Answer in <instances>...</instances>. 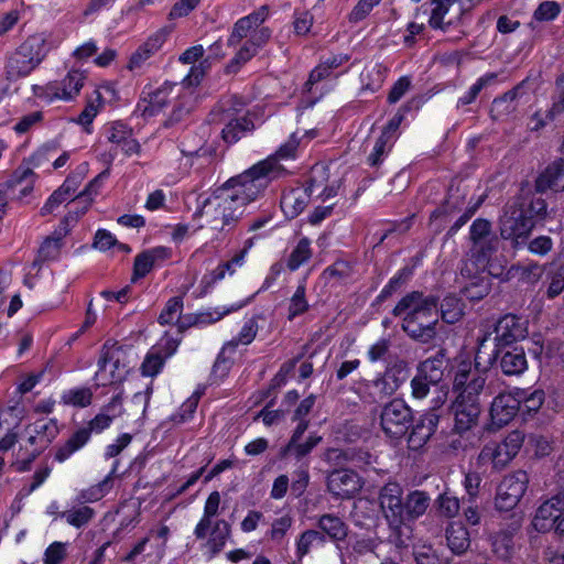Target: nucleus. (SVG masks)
Instances as JSON below:
<instances>
[{"label":"nucleus","mask_w":564,"mask_h":564,"mask_svg":"<svg viewBox=\"0 0 564 564\" xmlns=\"http://www.w3.org/2000/svg\"><path fill=\"white\" fill-rule=\"evenodd\" d=\"M183 310V299L181 296H174L170 299L163 311L159 316V323L161 325L172 324L180 319Z\"/></svg>","instance_id":"nucleus-59"},{"label":"nucleus","mask_w":564,"mask_h":564,"mask_svg":"<svg viewBox=\"0 0 564 564\" xmlns=\"http://www.w3.org/2000/svg\"><path fill=\"white\" fill-rule=\"evenodd\" d=\"M487 337L479 341L475 356V364L478 368L484 365L486 370L489 366L498 362L501 371L506 376H519L528 369V360L524 349L520 346L496 347L491 354L485 352Z\"/></svg>","instance_id":"nucleus-7"},{"label":"nucleus","mask_w":564,"mask_h":564,"mask_svg":"<svg viewBox=\"0 0 564 564\" xmlns=\"http://www.w3.org/2000/svg\"><path fill=\"white\" fill-rule=\"evenodd\" d=\"M237 106L242 107L243 104L236 98H231L220 106L219 112L213 113V121L225 123L221 138L228 144L236 143L254 129V123L249 117L246 115L239 116L240 108Z\"/></svg>","instance_id":"nucleus-9"},{"label":"nucleus","mask_w":564,"mask_h":564,"mask_svg":"<svg viewBox=\"0 0 564 564\" xmlns=\"http://www.w3.org/2000/svg\"><path fill=\"white\" fill-rule=\"evenodd\" d=\"M447 368V359L444 350H438L436 355L420 362L416 368V373L420 375L424 380L430 383H434L438 388H443L442 384L444 371Z\"/></svg>","instance_id":"nucleus-34"},{"label":"nucleus","mask_w":564,"mask_h":564,"mask_svg":"<svg viewBox=\"0 0 564 564\" xmlns=\"http://www.w3.org/2000/svg\"><path fill=\"white\" fill-rule=\"evenodd\" d=\"M325 541L322 533H318L315 529H307L303 531L299 538L296 539L295 546H296V557L299 560H302L304 556H306L312 547L316 545H325Z\"/></svg>","instance_id":"nucleus-44"},{"label":"nucleus","mask_w":564,"mask_h":564,"mask_svg":"<svg viewBox=\"0 0 564 564\" xmlns=\"http://www.w3.org/2000/svg\"><path fill=\"white\" fill-rule=\"evenodd\" d=\"M377 545L376 540L371 538L357 539L349 546V555L355 561H359L362 557H376L375 551Z\"/></svg>","instance_id":"nucleus-55"},{"label":"nucleus","mask_w":564,"mask_h":564,"mask_svg":"<svg viewBox=\"0 0 564 564\" xmlns=\"http://www.w3.org/2000/svg\"><path fill=\"white\" fill-rule=\"evenodd\" d=\"M518 411L519 401L514 393H500L494 399L491 403V422L497 427H502L516 416Z\"/></svg>","instance_id":"nucleus-30"},{"label":"nucleus","mask_w":564,"mask_h":564,"mask_svg":"<svg viewBox=\"0 0 564 564\" xmlns=\"http://www.w3.org/2000/svg\"><path fill=\"white\" fill-rule=\"evenodd\" d=\"M470 239L473 250L478 253V261L485 262L497 249L498 239L491 234V225L488 220L478 218L470 226Z\"/></svg>","instance_id":"nucleus-24"},{"label":"nucleus","mask_w":564,"mask_h":564,"mask_svg":"<svg viewBox=\"0 0 564 564\" xmlns=\"http://www.w3.org/2000/svg\"><path fill=\"white\" fill-rule=\"evenodd\" d=\"M564 111V74L556 79V94L553 97L551 108L546 111L549 120H554Z\"/></svg>","instance_id":"nucleus-64"},{"label":"nucleus","mask_w":564,"mask_h":564,"mask_svg":"<svg viewBox=\"0 0 564 564\" xmlns=\"http://www.w3.org/2000/svg\"><path fill=\"white\" fill-rule=\"evenodd\" d=\"M446 540L449 549L456 553H464L470 545L469 532L460 523H452L446 530Z\"/></svg>","instance_id":"nucleus-43"},{"label":"nucleus","mask_w":564,"mask_h":564,"mask_svg":"<svg viewBox=\"0 0 564 564\" xmlns=\"http://www.w3.org/2000/svg\"><path fill=\"white\" fill-rule=\"evenodd\" d=\"M62 245L61 237H47L39 249L37 259L34 261V265H37L39 262L55 260L59 254Z\"/></svg>","instance_id":"nucleus-56"},{"label":"nucleus","mask_w":564,"mask_h":564,"mask_svg":"<svg viewBox=\"0 0 564 564\" xmlns=\"http://www.w3.org/2000/svg\"><path fill=\"white\" fill-rule=\"evenodd\" d=\"M438 511L446 518H454L459 511V500L449 491H444L436 499Z\"/></svg>","instance_id":"nucleus-62"},{"label":"nucleus","mask_w":564,"mask_h":564,"mask_svg":"<svg viewBox=\"0 0 564 564\" xmlns=\"http://www.w3.org/2000/svg\"><path fill=\"white\" fill-rule=\"evenodd\" d=\"M55 150L56 145L53 143L41 147L29 158V165H20L6 182L0 184V193H4L11 199L23 200L32 193L36 178L32 166H41L50 160V153Z\"/></svg>","instance_id":"nucleus-6"},{"label":"nucleus","mask_w":564,"mask_h":564,"mask_svg":"<svg viewBox=\"0 0 564 564\" xmlns=\"http://www.w3.org/2000/svg\"><path fill=\"white\" fill-rule=\"evenodd\" d=\"M412 421V411L400 399L387 403L380 414V425L383 433L394 440L405 435Z\"/></svg>","instance_id":"nucleus-12"},{"label":"nucleus","mask_w":564,"mask_h":564,"mask_svg":"<svg viewBox=\"0 0 564 564\" xmlns=\"http://www.w3.org/2000/svg\"><path fill=\"white\" fill-rule=\"evenodd\" d=\"M324 458L335 465L350 464L357 468H365L372 463V455L361 448H329L325 452Z\"/></svg>","instance_id":"nucleus-32"},{"label":"nucleus","mask_w":564,"mask_h":564,"mask_svg":"<svg viewBox=\"0 0 564 564\" xmlns=\"http://www.w3.org/2000/svg\"><path fill=\"white\" fill-rule=\"evenodd\" d=\"M269 10L262 6L250 14L240 18L232 26V31L227 40L229 46H237L243 39L251 37L254 32L268 19Z\"/></svg>","instance_id":"nucleus-26"},{"label":"nucleus","mask_w":564,"mask_h":564,"mask_svg":"<svg viewBox=\"0 0 564 564\" xmlns=\"http://www.w3.org/2000/svg\"><path fill=\"white\" fill-rule=\"evenodd\" d=\"M171 30L167 26L161 28L152 33L137 50L131 54L127 68L131 72H142L151 65V59L161 51L166 42Z\"/></svg>","instance_id":"nucleus-17"},{"label":"nucleus","mask_w":564,"mask_h":564,"mask_svg":"<svg viewBox=\"0 0 564 564\" xmlns=\"http://www.w3.org/2000/svg\"><path fill=\"white\" fill-rule=\"evenodd\" d=\"M406 368L403 365H394L378 375L373 380L364 383L365 394L368 401L379 402L392 395L405 381Z\"/></svg>","instance_id":"nucleus-11"},{"label":"nucleus","mask_w":564,"mask_h":564,"mask_svg":"<svg viewBox=\"0 0 564 564\" xmlns=\"http://www.w3.org/2000/svg\"><path fill=\"white\" fill-rule=\"evenodd\" d=\"M458 0H432V12L429 20L430 26L433 29L445 30L446 20L453 13L452 8Z\"/></svg>","instance_id":"nucleus-45"},{"label":"nucleus","mask_w":564,"mask_h":564,"mask_svg":"<svg viewBox=\"0 0 564 564\" xmlns=\"http://www.w3.org/2000/svg\"><path fill=\"white\" fill-rule=\"evenodd\" d=\"M432 389L436 393V397L432 400L433 404L431 410H436L445 403L447 391L443 388H438L434 383H430L417 373H415L411 380V394L415 400L425 399Z\"/></svg>","instance_id":"nucleus-38"},{"label":"nucleus","mask_w":564,"mask_h":564,"mask_svg":"<svg viewBox=\"0 0 564 564\" xmlns=\"http://www.w3.org/2000/svg\"><path fill=\"white\" fill-rule=\"evenodd\" d=\"M312 253L311 240L306 237L301 238L288 258V268L291 271L297 270L311 259Z\"/></svg>","instance_id":"nucleus-47"},{"label":"nucleus","mask_w":564,"mask_h":564,"mask_svg":"<svg viewBox=\"0 0 564 564\" xmlns=\"http://www.w3.org/2000/svg\"><path fill=\"white\" fill-rule=\"evenodd\" d=\"M524 436L520 431H512L500 444L486 445L481 453V459H490L496 468L505 467L519 452Z\"/></svg>","instance_id":"nucleus-20"},{"label":"nucleus","mask_w":564,"mask_h":564,"mask_svg":"<svg viewBox=\"0 0 564 564\" xmlns=\"http://www.w3.org/2000/svg\"><path fill=\"white\" fill-rule=\"evenodd\" d=\"M395 317L403 316L401 328L412 339L427 344L436 336L438 299L420 291L405 294L392 310Z\"/></svg>","instance_id":"nucleus-1"},{"label":"nucleus","mask_w":564,"mask_h":564,"mask_svg":"<svg viewBox=\"0 0 564 564\" xmlns=\"http://www.w3.org/2000/svg\"><path fill=\"white\" fill-rule=\"evenodd\" d=\"M306 286L305 281L303 280L296 288L294 294L290 299L289 305V315L288 318L290 321L294 319L296 316L304 314L310 305L305 296Z\"/></svg>","instance_id":"nucleus-51"},{"label":"nucleus","mask_w":564,"mask_h":564,"mask_svg":"<svg viewBox=\"0 0 564 564\" xmlns=\"http://www.w3.org/2000/svg\"><path fill=\"white\" fill-rule=\"evenodd\" d=\"M340 185L339 178L330 180L328 166L315 164L304 189L311 198L326 200L338 194Z\"/></svg>","instance_id":"nucleus-19"},{"label":"nucleus","mask_w":564,"mask_h":564,"mask_svg":"<svg viewBox=\"0 0 564 564\" xmlns=\"http://www.w3.org/2000/svg\"><path fill=\"white\" fill-rule=\"evenodd\" d=\"M26 445L21 447L24 457L18 463L19 470H29L31 464L50 446L58 435L55 420H37L25 427Z\"/></svg>","instance_id":"nucleus-8"},{"label":"nucleus","mask_w":564,"mask_h":564,"mask_svg":"<svg viewBox=\"0 0 564 564\" xmlns=\"http://www.w3.org/2000/svg\"><path fill=\"white\" fill-rule=\"evenodd\" d=\"M431 498L427 492L413 490L404 499V520L405 522L415 521L422 517L430 507Z\"/></svg>","instance_id":"nucleus-39"},{"label":"nucleus","mask_w":564,"mask_h":564,"mask_svg":"<svg viewBox=\"0 0 564 564\" xmlns=\"http://www.w3.org/2000/svg\"><path fill=\"white\" fill-rule=\"evenodd\" d=\"M545 295L553 300L564 291V264L549 263L543 280Z\"/></svg>","instance_id":"nucleus-42"},{"label":"nucleus","mask_w":564,"mask_h":564,"mask_svg":"<svg viewBox=\"0 0 564 564\" xmlns=\"http://www.w3.org/2000/svg\"><path fill=\"white\" fill-rule=\"evenodd\" d=\"M528 336L527 319L514 314H507L495 325L496 347L514 346L513 344Z\"/></svg>","instance_id":"nucleus-22"},{"label":"nucleus","mask_w":564,"mask_h":564,"mask_svg":"<svg viewBox=\"0 0 564 564\" xmlns=\"http://www.w3.org/2000/svg\"><path fill=\"white\" fill-rule=\"evenodd\" d=\"M252 239H248L245 242L243 249L232 257L229 261L220 263L215 270L205 274L200 280V291L198 293L199 296H203L209 292V290L214 286V284L220 280H223L226 274H234L235 267H240L243 263L245 256L249 248L252 247Z\"/></svg>","instance_id":"nucleus-28"},{"label":"nucleus","mask_w":564,"mask_h":564,"mask_svg":"<svg viewBox=\"0 0 564 564\" xmlns=\"http://www.w3.org/2000/svg\"><path fill=\"white\" fill-rule=\"evenodd\" d=\"M564 512V490L544 501L536 510L533 527L539 532L553 530L554 523Z\"/></svg>","instance_id":"nucleus-27"},{"label":"nucleus","mask_w":564,"mask_h":564,"mask_svg":"<svg viewBox=\"0 0 564 564\" xmlns=\"http://www.w3.org/2000/svg\"><path fill=\"white\" fill-rule=\"evenodd\" d=\"M494 553L502 558L508 560L513 550V535L509 531H499L491 539Z\"/></svg>","instance_id":"nucleus-50"},{"label":"nucleus","mask_w":564,"mask_h":564,"mask_svg":"<svg viewBox=\"0 0 564 564\" xmlns=\"http://www.w3.org/2000/svg\"><path fill=\"white\" fill-rule=\"evenodd\" d=\"M170 256L171 250L162 246L139 253L134 259L132 280L145 276L154 265L169 259Z\"/></svg>","instance_id":"nucleus-33"},{"label":"nucleus","mask_w":564,"mask_h":564,"mask_svg":"<svg viewBox=\"0 0 564 564\" xmlns=\"http://www.w3.org/2000/svg\"><path fill=\"white\" fill-rule=\"evenodd\" d=\"M45 32L29 35L12 52L6 64L9 78H20L30 75L46 58L52 45Z\"/></svg>","instance_id":"nucleus-3"},{"label":"nucleus","mask_w":564,"mask_h":564,"mask_svg":"<svg viewBox=\"0 0 564 564\" xmlns=\"http://www.w3.org/2000/svg\"><path fill=\"white\" fill-rule=\"evenodd\" d=\"M259 330L258 322L254 317L247 319L237 337L225 345V348H236L238 345H249L253 341Z\"/></svg>","instance_id":"nucleus-53"},{"label":"nucleus","mask_w":564,"mask_h":564,"mask_svg":"<svg viewBox=\"0 0 564 564\" xmlns=\"http://www.w3.org/2000/svg\"><path fill=\"white\" fill-rule=\"evenodd\" d=\"M403 489L394 481L387 482L379 492V502L389 527H398L404 520Z\"/></svg>","instance_id":"nucleus-18"},{"label":"nucleus","mask_w":564,"mask_h":564,"mask_svg":"<svg viewBox=\"0 0 564 564\" xmlns=\"http://www.w3.org/2000/svg\"><path fill=\"white\" fill-rule=\"evenodd\" d=\"M219 506L220 494L218 491L210 492L206 499L203 516L194 529V535L197 540L207 538L213 522L216 521L214 518L219 513Z\"/></svg>","instance_id":"nucleus-37"},{"label":"nucleus","mask_w":564,"mask_h":564,"mask_svg":"<svg viewBox=\"0 0 564 564\" xmlns=\"http://www.w3.org/2000/svg\"><path fill=\"white\" fill-rule=\"evenodd\" d=\"M94 514V509L84 506L69 511H63L59 513V518H64L66 522L72 527L82 528L93 519Z\"/></svg>","instance_id":"nucleus-54"},{"label":"nucleus","mask_w":564,"mask_h":564,"mask_svg":"<svg viewBox=\"0 0 564 564\" xmlns=\"http://www.w3.org/2000/svg\"><path fill=\"white\" fill-rule=\"evenodd\" d=\"M441 317L445 323L454 324L464 314V304L455 295L445 296L440 306Z\"/></svg>","instance_id":"nucleus-46"},{"label":"nucleus","mask_w":564,"mask_h":564,"mask_svg":"<svg viewBox=\"0 0 564 564\" xmlns=\"http://www.w3.org/2000/svg\"><path fill=\"white\" fill-rule=\"evenodd\" d=\"M535 188L541 193L564 191V160L550 164L536 178Z\"/></svg>","instance_id":"nucleus-35"},{"label":"nucleus","mask_w":564,"mask_h":564,"mask_svg":"<svg viewBox=\"0 0 564 564\" xmlns=\"http://www.w3.org/2000/svg\"><path fill=\"white\" fill-rule=\"evenodd\" d=\"M243 208L235 203L224 189L218 187L207 198L196 215L205 218L206 225L219 232L232 230L245 216Z\"/></svg>","instance_id":"nucleus-5"},{"label":"nucleus","mask_w":564,"mask_h":564,"mask_svg":"<svg viewBox=\"0 0 564 564\" xmlns=\"http://www.w3.org/2000/svg\"><path fill=\"white\" fill-rule=\"evenodd\" d=\"M528 482L529 476L524 470L507 475L497 489L495 499L497 509L501 511L513 509L524 495Z\"/></svg>","instance_id":"nucleus-13"},{"label":"nucleus","mask_w":564,"mask_h":564,"mask_svg":"<svg viewBox=\"0 0 564 564\" xmlns=\"http://www.w3.org/2000/svg\"><path fill=\"white\" fill-rule=\"evenodd\" d=\"M514 395L519 401V409L522 405L528 412H536L544 402V392L539 389L531 392L518 389Z\"/></svg>","instance_id":"nucleus-52"},{"label":"nucleus","mask_w":564,"mask_h":564,"mask_svg":"<svg viewBox=\"0 0 564 564\" xmlns=\"http://www.w3.org/2000/svg\"><path fill=\"white\" fill-rule=\"evenodd\" d=\"M108 175H109L108 171H102L101 173H99L95 178H93L88 183V185L85 187V189L76 197L78 203H80V202L85 203L82 214L85 213L88 205L91 203L93 197L98 194L100 186L102 185L104 181L108 177Z\"/></svg>","instance_id":"nucleus-61"},{"label":"nucleus","mask_w":564,"mask_h":564,"mask_svg":"<svg viewBox=\"0 0 564 564\" xmlns=\"http://www.w3.org/2000/svg\"><path fill=\"white\" fill-rule=\"evenodd\" d=\"M230 536L231 524L228 521L224 519L214 521L205 539V547L207 549L208 556L213 558L218 555L224 550Z\"/></svg>","instance_id":"nucleus-36"},{"label":"nucleus","mask_w":564,"mask_h":564,"mask_svg":"<svg viewBox=\"0 0 564 564\" xmlns=\"http://www.w3.org/2000/svg\"><path fill=\"white\" fill-rule=\"evenodd\" d=\"M454 432L463 434L477 426L481 413L479 402L465 401L463 397H456L453 406Z\"/></svg>","instance_id":"nucleus-25"},{"label":"nucleus","mask_w":564,"mask_h":564,"mask_svg":"<svg viewBox=\"0 0 564 564\" xmlns=\"http://www.w3.org/2000/svg\"><path fill=\"white\" fill-rule=\"evenodd\" d=\"M88 172V164L82 163L72 172L59 188L69 196L78 188Z\"/></svg>","instance_id":"nucleus-63"},{"label":"nucleus","mask_w":564,"mask_h":564,"mask_svg":"<svg viewBox=\"0 0 564 564\" xmlns=\"http://www.w3.org/2000/svg\"><path fill=\"white\" fill-rule=\"evenodd\" d=\"M118 466L119 460H115L110 473L100 482L79 491L76 497V501L78 503L95 502L105 497L112 487V477L116 474Z\"/></svg>","instance_id":"nucleus-40"},{"label":"nucleus","mask_w":564,"mask_h":564,"mask_svg":"<svg viewBox=\"0 0 564 564\" xmlns=\"http://www.w3.org/2000/svg\"><path fill=\"white\" fill-rule=\"evenodd\" d=\"M283 167L274 158L258 162L245 172L230 177L220 188L224 189L237 205L247 212L252 203L259 200L269 184L282 174Z\"/></svg>","instance_id":"nucleus-2"},{"label":"nucleus","mask_w":564,"mask_h":564,"mask_svg":"<svg viewBox=\"0 0 564 564\" xmlns=\"http://www.w3.org/2000/svg\"><path fill=\"white\" fill-rule=\"evenodd\" d=\"M413 271L409 267H404L398 271V273L392 276L389 282L381 290L376 301L378 303L384 302L389 299L394 292H397L401 286L405 284V282L411 278Z\"/></svg>","instance_id":"nucleus-48"},{"label":"nucleus","mask_w":564,"mask_h":564,"mask_svg":"<svg viewBox=\"0 0 564 564\" xmlns=\"http://www.w3.org/2000/svg\"><path fill=\"white\" fill-rule=\"evenodd\" d=\"M93 393L88 388H76L63 393L62 400L65 404L85 408L91 403Z\"/></svg>","instance_id":"nucleus-58"},{"label":"nucleus","mask_w":564,"mask_h":564,"mask_svg":"<svg viewBox=\"0 0 564 564\" xmlns=\"http://www.w3.org/2000/svg\"><path fill=\"white\" fill-rule=\"evenodd\" d=\"M316 528L318 533L323 534L325 543L343 542L348 536L349 527L343 518L335 513H324L316 517Z\"/></svg>","instance_id":"nucleus-31"},{"label":"nucleus","mask_w":564,"mask_h":564,"mask_svg":"<svg viewBox=\"0 0 564 564\" xmlns=\"http://www.w3.org/2000/svg\"><path fill=\"white\" fill-rule=\"evenodd\" d=\"M533 227L534 221L522 209L507 210L500 218V235L514 247L525 242Z\"/></svg>","instance_id":"nucleus-15"},{"label":"nucleus","mask_w":564,"mask_h":564,"mask_svg":"<svg viewBox=\"0 0 564 564\" xmlns=\"http://www.w3.org/2000/svg\"><path fill=\"white\" fill-rule=\"evenodd\" d=\"M496 79H497L496 73H487L484 76L479 77L476 80V83L469 87L468 91L464 96L458 98L457 105H456L457 108L474 102L476 100V98L478 97V95L480 94V91L485 87L494 84L496 82Z\"/></svg>","instance_id":"nucleus-49"},{"label":"nucleus","mask_w":564,"mask_h":564,"mask_svg":"<svg viewBox=\"0 0 564 564\" xmlns=\"http://www.w3.org/2000/svg\"><path fill=\"white\" fill-rule=\"evenodd\" d=\"M362 486V478L349 468L334 469L326 477L327 490L336 499H351Z\"/></svg>","instance_id":"nucleus-16"},{"label":"nucleus","mask_w":564,"mask_h":564,"mask_svg":"<svg viewBox=\"0 0 564 564\" xmlns=\"http://www.w3.org/2000/svg\"><path fill=\"white\" fill-rule=\"evenodd\" d=\"M440 423L436 410H431L415 422L408 438L409 448L417 451L422 448L435 433Z\"/></svg>","instance_id":"nucleus-29"},{"label":"nucleus","mask_w":564,"mask_h":564,"mask_svg":"<svg viewBox=\"0 0 564 564\" xmlns=\"http://www.w3.org/2000/svg\"><path fill=\"white\" fill-rule=\"evenodd\" d=\"M271 37V31L267 26H259L236 53L235 57L226 66V73H237L241 65L250 61Z\"/></svg>","instance_id":"nucleus-23"},{"label":"nucleus","mask_w":564,"mask_h":564,"mask_svg":"<svg viewBox=\"0 0 564 564\" xmlns=\"http://www.w3.org/2000/svg\"><path fill=\"white\" fill-rule=\"evenodd\" d=\"M311 197L304 188H294L283 194L281 208L286 217L295 218L305 209Z\"/></svg>","instance_id":"nucleus-41"},{"label":"nucleus","mask_w":564,"mask_h":564,"mask_svg":"<svg viewBox=\"0 0 564 564\" xmlns=\"http://www.w3.org/2000/svg\"><path fill=\"white\" fill-rule=\"evenodd\" d=\"M191 96L182 95L175 101L172 113L164 122L165 127H172L182 122L191 112Z\"/></svg>","instance_id":"nucleus-57"},{"label":"nucleus","mask_w":564,"mask_h":564,"mask_svg":"<svg viewBox=\"0 0 564 564\" xmlns=\"http://www.w3.org/2000/svg\"><path fill=\"white\" fill-rule=\"evenodd\" d=\"M122 400L120 395H115L111 401L105 405L99 414L91 419L87 426L79 427L55 449L54 459L64 463L73 454L83 448L90 440L91 433H101L108 429L112 420L121 413Z\"/></svg>","instance_id":"nucleus-4"},{"label":"nucleus","mask_w":564,"mask_h":564,"mask_svg":"<svg viewBox=\"0 0 564 564\" xmlns=\"http://www.w3.org/2000/svg\"><path fill=\"white\" fill-rule=\"evenodd\" d=\"M183 87L177 83L166 82L160 87H145L142 90L137 111L143 118H151L160 113L167 104L180 98Z\"/></svg>","instance_id":"nucleus-10"},{"label":"nucleus","mask_w":564,"mask_h":564,"mask_svg":"<svg viewBox=\"0 0 564 564\" xmlns=\"http://www.w3.org/2000/svg\"><path fill=\"white\" fill-rule=\"evenodd\" d=\"M486 378L481 373L474 375L468 384L457 394L465 401L479 402V394L485 390Z\"/></svg>","instance_id":"nucleus-60"},{"label":"nucleus","mask_w":564,"mask_h":564,"mask_svg":"<svg viewBox=\"0 0 564 564\" xmlns=\"http://www.w3.org/2000/svg\"><path fill=\"white\" fill-rule=\"evenodd\" d=\"M121 350L112 346L108 347L105 344L98 360V371L95 375V380L99 386H109L117 381H121L127 373L124 367H120Z\"/></svg>","instance_id":"nucleus-21"},{"label":"nucleus","mask_w":564,"mask_h":564,"mask_svg":"<svg viewBox=\"0 0 564 564\" xmlns=\"http://www.w3.org/2000/svg\"><path fill=\"white\" fill-rule=\"evenodd\" d=\"M85 79L84 72L73 69L61 82H52L44 87H35V95L50 102L55 99L70 100L79 94Z\"/></svg>","instance_id":"nucleus-14"}]
</instances>
